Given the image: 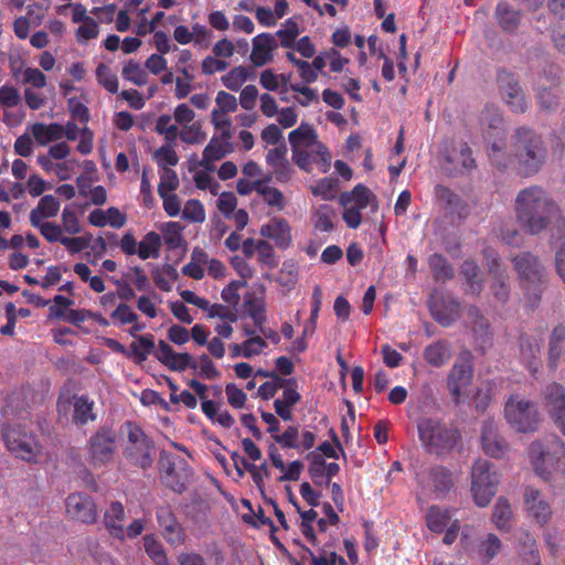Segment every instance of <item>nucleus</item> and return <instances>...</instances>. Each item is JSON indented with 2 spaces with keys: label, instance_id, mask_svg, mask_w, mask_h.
I'll return each mask as SVG.
<instances>
[{
  "label": "nucleus",
  "instance_id": "f257e3e1",
  "mask_svg": "<svg viewBox=\"0 0 565 565\" xmlns=\"http://www.w3.org/2000/svg\"><path fill=\"white\" fill-rule=\"evenodd\" d=\"M505 142L500 139L492 141L489 158L493 166L505 169L514 164L519 173L524 177L535 174L544 164L546 148L534 130L521 127L511 137V152L504 150Z\"/></svg>",
  "mask_w": 565,
  "mask_h": 565
},
{
  "label": "nucleus",
  "instance_id": "f03ea898",
  "mask_svg": "<svg viewBox=\"0 0 565 565\" xmlns=\"http://www.w3.org/2000/svg\"><path fill=\"white\" fill-rule=\"evenodd\" d=\"M514 213L520 226L537 235L553 224H563L559 206L541 186L522 189L515 196Z\"/></svg>",
  "mask_w": 565,
  "mask_h": 565
},
{
  "label": "nucleus",
  "instance_id": "7ed1b4c3",
  "mask_svg": "<svg viewBox=\"0 0 565 565\" xmlns=\"http://www.w3.org/2000/svg\"><path fill=\"white\" fill-rule=\"evenodd\" d=\"M527 457L535 475L544 481L565 477V443L559 437L534 440L527 448Z\"/></svg>",
  "mask_w": 565,
  "mask_h": 565
},
{
  "label": "nucleus",
  "instance_id": "20e7f679",
  "mask_svg": "<svg viewBox=\"0 0 565 565\" xmlns=\"http://www.w3.org/2000/svg\"><path fill=\"white\" fill-rule=\"evenodd\" d=\"M291 146L292 160L302 170L310 171L313 163L322 172L330 167L331 156L318 140L317 132L309 124L302 122L288 135Z\"/></svg>",
  "mask_w": 565,
  "mask_h": 565
},
{
  "label": "nucleus",
  "instance_id": "39448f33",
  "mask_svg": "<svg viewBox=\"0 0 565 565\" xmlns=\"http://www.w3.org/2000/svg\"><path fill=\"white\" fill-rule=\"evenodd\" d=\"M417 429L424 448L435 455L450 452L460 439L457 429L431 418L422 419Z\"/></svg>",
  "mask_w": 565,
  "mask_h": 565
},
{
  "label": "nucleus",
  "instance_id": "423d86ee",
  "mask_svg": "<svg viewBox=\"0 0 565 565\" xmlns=\"http://www.w3.org/2000/svg\"><path fill=\"white\" fill-rule=\"evenodd\" d=\"M2 438L8 450L15 458L26 462L36 461L42 454V445L24 425L18 423L8 425L3 429Z\"/></svg>",
  "mask_w": 565,
  "mask_h": 565
},
{
  "label": "nucleus",
  "instance_id": "0eeeda50",
  "mask_svg": "<svg viewBox=\"0 0 565 565\" xmlns=\"http://www.w3.org/2000/svg\"><path fill=\"white\" fill-rule=\"evenodd\" d=\"M342 218L350 228H358L362 223V211L371 206L376 211L379 203L374 193L362 184L355 185L351 191L343 192L339 198Z\"/></svg>",
  "mask_w": 565,
  "mask_h": 565
},
{
  "label": "nucleus",
  "instance_id": "6e6552de",
  "mask_svg": "<svg viewBox=\"0 0 565 565\" xmlns=\"http://www.w3.org/2000/svg\"><path fill=\"white\" fill-rule=\"evenodd\" d=\"M499 476L486 459H478L471 469V492L476 504L487 507L497 492Z\"/></svg>",
  "mask_w": 565,
  "mask_h": 565
},
{
  "label": "nucleus",
  "instance_id": "1a4fd4ad",
  "mask_svg": "<svg viewBox=\"0 0 565 565\" xmlns=\"http://www.w3.org/2000/svg\"><path fill=\"white\" fill-rule=\"evenodd\" d=\"M504 417L520 433L535 431L540 422L535 405L520 395L509 397L504 406Z\"/></svg>",
  "mask_w": 565,
  "mask_h": 565
},
{
  "label": "nucleus",
  "instance_id": "9d476101",
  "mask_svg": "<svg viewBox=\"0 0 565 565\" xmlns=\"http://www.w3.org/2000/svg\"><path fill=\"white\" fill-rule=\"evenodd\" d=\"M511 260L526 294L529 296L532 294L534 301H537L541 292L540 286L545 279L544 266L535 255L529 252L521 253Z\"/></svg>",
  "mask_w": 565,
  "mask_h": 565
},
{
  "label": "nucleus",
  "instance_id": "9b49d317",
  "mask_svg": "<svg viewBox=\"0 0 565 565\" xmlns=\"http://www.w3.org/2000/svg\"><path fill=\"white\" fill-rule=\"evenodd\" d=\"M117 451V434L113 428H98L87 441V460L94 468L108 465Z\"/></svg>",
  "mask_w": 565,
  "mask_h": 565
},
{
  "label": "nucleus",
  "instance_id": "f8f14e48",
  "mask_svg": "<svg viewBox=\"0 0 565 565\" xmlns=\"http://www.w3.org/2000/svg\"><path fill=\"white\" fill-rule=\"evenodd\" d=\"M61 209L60 201L52 194H46L40 199L36 206L31 210L29 220L30 224L39 230L41 235L46 238L58 228L56 222L47 221L55 217Z\"/></svg>",
  "mask_w": 565,
  "mask_h": 565
},
{
  "label": "nucleus",
  "instance_id": "ddd939ff",
  "mask_svg": "<svg viewBox=\"0 0 565 565\" xmlns=\"http://www.w3.org/2000/svg\"><path fill=\"white\" fill-rule=\"evenodd\" d=\"M473 376L472 356L469 352L461 353L454 363L447 377V386L452 399L458 403Z\"/></svg>",
  "mask_w": 565,
  "mask_h": 565
},
{
  "label": "nucleus",
  "instance_id": "4468645a",
  "mask_svg": "<svg viewBox=\"0 0 565 565\" xmlns=\"http://www.w3.org/2000/svg\"><path fill=\"white\" fill-rule=\"evenodd\" d=\"M160 469L162 481L175 492H182L190 478V469L184 459L161 452Z\"/></svg>",
  "mask_w": 565,
  "mask_h": 565
},
{
  "label": "nucleus",
  "instance_id": "2eb2a0df",
  "mask_svg": "<svg viewBox=\"0 0 565 565\" xmlns=\"http://www.w3.org/2000/svg\"><path fill=\"white\" fill-rule=\"evenodd\" d=\"M72 9V22L78 24L75 31L76 41L81 44L94 40L99 34L98 22L90 15H88L86 8L82 3H68L60 8Z\"/></svg>",
  "mask_w": 565,
  "mask_h": 565
},
{
  "label": "nucleus",
  "instance_id": "dca6fc26",
  "mask_svg": "<svg viewBox=\"0 0 565 565\" xmlns=\"http://www.w3.org/2000/svg\"><path fill=\"white\" fill-rule=\"evenodd\" d=\"M156 358L174 372H182L188 367L196 370L198 362L189 353H178L166 341L160 340L154 351Z\"/></svg>",
  "mask_w": 565,
  "mask_h": 565
},
{
  "label": "nucleus",
  "instance_id": "f3484780",
  "mask_svg": "<svg viewBox=\"0 0 565 565\" xmlns=\"http://www.w3.org/2000/svg\"><path fill=\"white\" fill-rule=\"evenodd\" d=\"M156 516L164 540L172 546L182 545L185 541V531L172 511L167 507H160Z\"/></svg>",
  "mask_w": 565,
  "mask_h": 565
},
{
  "label": "nucleus",
  "instance_id": "a211bd4d",
  "mask_svg": "<svg viewBox=\"0 0 565 565\" xmlns=\"http://www.w3.org/2000/svg\"><path fill=\"white\" fill-rule=\"evenodd\" d=\"M498 83L501 95L512 111L523 113L526 109L524 94L512 74L500 72Z\"/></svg>",
  "mask_w": 565,
  "mask_h": 565
},
{
  "label": "nucleus",
  "instance_id": "6ab92c4d",
  "mask_svg": "<svg viewBox=\"0 0 565 565\" xmlns=\"http://www.w3.org/2000/svg\"><path fill=\"white\" fill-rule=\"evenodd\" d=\"M67 514L83 523H94L97 511L93 499L84 493H72L66 499Z\"/></svg>",
  "mask_w": 565,
  "mask_h": 565
},
{
  "label": "nucleus",
  "instance_id": "aec40b11",
  "mask_svg": "<svg viewBox=\"0 0 565 565\" xmlns=\"http://www.w3.org/2000/svg\"><path fill=\"white\" fill-rule=\"evenodd\" d=\"M278 40L274 34L260 33L252 40L249 60L256 67H262L274 60V53L278 49Z\"/></svg>",
  "mask_w": 565,
  "mask_h": 565
},
{
  "label": "nucleus",
  "instance_id": "412c9836",
  "mask_svg": "<svg viewBox=\"0 0 565 565\" xmlns=\"http://www.w3.org/2000/svg\"><path fill=\"white\" fill-rule=\"evenodd\" d=\"M260 236L274 241L280 249H287L292 242L291 227L287 220L273 217L259 228Z\"/></svg>",
  "mask_w": 565,
  "mask_h": 565
},
{
  "label": "nucleus",
  "instance_id": "4be33fe9",
  "mask_svg": "<svg viewBox=\"0 0 565 565\" xmlns=\"http://www.w3.org/2000/svg\"><path fill=\"white\" fill-rule=\"evenodd\" d=\"M481 445L486 455L502 458L509 450L507 440L499 435L498 426L493 420L484 422L481 431Z\"/></svg>",
  "mask_w": 565,
  "mask_h": 565
},
{
  "label": "nucleus",
  "instance_id": "5701e85b",
  "mask_svg": "<svg viewBox=\"0 0 565 565\" xmlns=\"http://www.w3.org/2000/svg\"><path fill=\"white\" fill-rule=\"evenodd\" d=\"M524 504L529 515L541 525L550 520L552 510L540 490L527 487L524 492Z\"/></svg>",
  "mask_w": 565,
  "mask_h": 565
},
{
  "label": "nucleus",
  "instance_id": "b1692460",
  "mask_svg": "<svg viewBox=\"0 0 565 565\" xmlns=\"http://www.w3.org/2000/svg\"><path fill=\"white\" fill-rule=\"evenodd\" d=\"M231 151L230 141H224L220 135L218 137L213 136L205 146L198 166L206 170H215V162L225 158Z\"/></svg>",
  "mask_w": 565,
  "mask_h": 565
},
{
  "label": "nucleus",
  "instance_id": "393cba45",
  "mask_svg": "<svg viewBox=\"0 0 565 565\" xmlns=\"http://www.w3.org/2000/svg\"><path fill=\"white\" fill-rule=\"evenodd\" d=\"M471 149L465 142H459L447 153L445 167L451 173H463L475 168Z\"/></svg>",
  "mask_w": 565,
  "mask_h": 565
},
{
  "label": "nucleus",
  "instance_id": "a878e982",
  "mask_svg": "<svg viewBox=\"0 0 565 565\" xmlns=\"http://www.w3.org/2000/svg\"><path fill=\"white\" fill-rule=\"evenodd\" d=\"M282 394L274 402L276 414L284 420L292 419V407L301 399L300 393L296 388L294 379L287 380V384L281 387Z\"/></svg>",
  "mask_w": 565,
  "mask_h": 565
},
{
  "label": "nucleus",
  "instance_id": "bb28decb",
  "mask_svg": "<svg viewBox=\"0 0 565 565\" xmlns=\"http://www.w3.org/2000/svg\"><path fill=\"white\" fill-rule=\"evenodd\" d=\"M487 266L489 273L493 276L492 291L494 297L500 301H505L509 296V287L505 284V275L500 270V263L495 252L486 250Z\"/></svg>",
  "mask_w": 565,
  "mask_h": 565
},
{
  "label": "nucleus",
  "instance_id": "cd10ccee",
  "mask_svg": "<svg viewBox=\"0 0 565 565\" xmlns=\"http://www.w3.org/2000/svg\"><path fill=\"white\" fill-rule=\"evenodd\" d=\"M480 125L484 132V138L493 141L502 139L504 141L502 117L493 106L486 107L480 116Z\"/></svg>",
  "mask_w": 565,
  "mask_h": 565
},
{
  "label": "nucleus",
  "instance_id": "c85d7f7f",
  "mask_svg": "<svg viewBox=\"0 0 565 565\" xmlns=\"http://www.w3.org/2000/svg\"><path fill=\"white\" fill-rule=\"evenodd\" d=\"M125 520V509L121 503L113 502L104 514V524L109 531L110 535L124 540L125 527L122 522Z\"/></svg>",
  "mask_w": 565,
  "mask_h": 565
},
{
  "label": "nucleus",
  "instance_id": "c756f323",
  "mask_svg": "<svg viewBox=\"0 0 565 565\" xmlns=\"http://www.w3.org/2000/svg\"><path fill=\"white\" fill-rule=\"evenodd\" d=\"M420 482L437 494L446 493L452 486L451 473L443 467L431 468Z\"/></svg>",
  "mask_w": 565,
  "mask_h": 565
},
{
  "label": "nucleus",
  "instance_id": "7c9ffc66",
  "mask_svg": "<svg viewBox=\"0 0 565 565\" xmlns=\"http://www.w3.org/2000/svg\"><path fill=\"white\" fill-rule=\"evenodd\" d=\"M243 307L245 312L252 318L256 327H260L266 321V302L263 291L247 292L244 296Z\"/></svg>",
  "mask_w": 565,
  "mask_h": 565
},
{
  "label": "nucleus",
  "instance_id": "2f4dec72",
  "mask_svg": "<svg viewBox=\"0 0 565 565\" xmlns=\"http://www.w3.org/2000/svg\"><path fill=\"white\" fill-rule=\"evenodd\" d=\"M30 131L35 142L42 147L62 139V125L57 122H35L30 127Z\"/></svg>",
  "mask_w": 565,
  "mask_h": 565
},
{
  "label": "nucleus",
  "instance_id": "473e14b6",
  "mask_svg": "<svg viewBox=\"0 0 565 565\" xmlns=\"http://www.w3.org/2000/svg\"><path fill=\"white\" fill-rule=\"evenodd\" d=\"M514 512L508 499L500 497L492 511V522L499 531L509 532L512 527Z\"/></svg>",
  "mask_w": 565,
  "mask_h": 565
},
{
  "label": "nucleus",
  "instance_id": "72a5a7b5",
  "mask_svg": "<svg viewBox=\"0 0 565 565\" xmlns=\"http://www.w3.org/2000/svg\"><path fill=\"white\" fill-rule=\"evenodd\" d=\"M452 511L447 508L433 505L426 513V524L434 533H443L447 525L452 522Z\"/></svg>",
  "mask_w": 565,
  "mask_h": 565
},
{
  "label": "nucleus",
  "instance_id": "f704fd0d",
  "mask_svg": "<svg viewBox=\"0 0 565 565\" xmlns=\"http://www.w3.org/2000/svg\"><path fill=\"white\" fill-rule=\"evenodd\" d=\"M143 445H128L126 448L127 457L137 466L146 469L151 466L154 456V447L149 439Z\"/></svg>",
  "mask_w": 565,
  "mask_h": 565
},
{
  "label": "nucleus",
  "instance_id": "c9c22d12",
  "mask_svg": "<svg viewBox=\"0 0 565 565\" xmlns=\"http://www.w3.org/2000/svg\"><path fill=\"white\" fill-rule=\"evenodd\" d=\"M543 397L550 415L565 409V387L562 384H548L543 391Z\"/></svg>",
  "mask_w": 565,
  "mask_h": 565
},
{
  "label": "nucleus",
  "instance_id": "e433bc0d",
  "mask_svg": "<svg viewBox=\"0 0 565 565\" xmlns=\"http://www.w3.org/2000/svg\"><path fill=\"white\" fill-rule=\"evenodd\" d=\"M495 15L498 23L504 31L513 32L520 24L521 12L505 2H500L497 6Z\"/></svg>",
  "mask_w": 565,
  "mask_h": 565
},
{
  "label": "nucleus",
  "instance_id": "4c0bfd02",
  "mask_svg": "<svg viewBox=\"0 0 565 565\" xmlns=\"http://www.w3.org/2000/svg\"><path fill=\"white\" fill-rule=\"evenodd\" d=\"M424 359L428 364L440 367L450 359V349L446 342H434L425 348Z\"/></svg>",
  "mask_w": 565,
  "mask_h": 565
},
{
  "label": "nucleus",
  "instance_id": "58836bf2",
  "mask_svg": "<svg viewBox=\"0 0 565 565\" xmlns=\"http://www.w3.org/2000/svg\"><path fill=\"white\" fill-rule=\"evenodd\" d=\"M61 235H78L83 231L79 216L72 205H66L62 210L61 224H58Z\"/></svg>",
  "mask_w": 565,
  "mask_h": 565
},
{
  "label": "nucleus",
  "instance_id": "ea45409f",
  "mask_svg": "<svg viewBox=\"0 0 565 565\" xmlns=\"http://www.w3.org/2000/svg\"><path fill=\"white\" fill-rule=\"evenodd\" d=\"M49 243L62 244L71 254H76L85 249L88 241L76 235H61L60 227L45 238Z\"/></svg>",
  "mask_w": 565,
  "mask_h": 565
},
{
  "label": "nucleus",
  "instance_id": "a19ab883",
  "mask_svg": "<svg viewBox=\"0 0 565 565\" xmlns=\"http://www.w3.org/2000/svg\"><path fill=\"white\" fill-rule=\"evenodd\" d=\"M161 236L156 232L147 233L138 245L140 259L158 258L160 256Z\"/></svg>",
  "mask_w": 565,
  "mask_h": 565
},
{
  "label": "nucleus",
  "instance_id": "79ce46f5",
  "mask_svg": "<svg viewBox=\"0 0 565 565\" xmlns=\"http://www.w3.org/2000/svg\"><path fill=\"white\" fill-rule=\"evenodd\" d=\"M479 267L472 260H465L461 265V275L467 284V292L478 295L482 290V282L479 279Z\"/></svg>",
  "mask_w": 565,
  "mask_h": 565
},
{
  "label": "nucleus",
  "instance_id": "37998d69",
  "mask_svg": "<svg viewBox=\"0 0 565 565\" xmlns=\"http://www.w3.org/2000/svg\"><path fill=\"white\" fill-rule=\"evenodd\" d=\"M143 547L154 565H169L163 545L154 535L148 534L143 536Z\"/></svg>",
  "mask_w": 565,
  "mask_h": 565
},
{
  "label": "nucleus",
  "instance_id": "c03bdc74",
  "mask_svg": "<svg viewBox=\"0 0 565 565\" xmlns=\"http://www.w3.org/2000/svg\"><path fill=\"white\" fill-rule=\"evenodd\" d=\"M74 420L78 424H87L94 422L96 415L93 412L94 402L89 401L86 396H78L74 398Z\"/></svg>",
  "mask_w": 565,
  "mask_h": 565
},
{
  "label": "nucleus",
  "instance_id": "a18cd8bd",
  "mask_svg": "<svg viewBox=\"0 0 565 565\" xmlns=\"http://www.w3.org/2000/svg\"><path fill=\"white\" fill-rule=\"evenodd\" d=\"M210 121L216 132L221 136L224 141H230L233 137V125L231 114H224L221 111L213 110L210 115Z\"/></svg>",
  "mask_w": 565,
  "mask_h": 565
},
{
  "label": "nucleus",
  "instance_id": "49530a36",
  "mask_svg": "<svg viewBox=\"0 0 565 565\" xmlns=\"http://www.w3.org/2000/svg\"><path fill=\"white\" fill-rule=\"evenodd\" d=\"M541 345L539 342L530 343L527 340L521 342V356L532 374H535L540 367Z\"/></svg>",
  "mask_w": 565,
  "mask_h": 565
},
{
  "label": "nucleus",
  "instance_id": "de8ad7c7",
  "mask_svg": "<svg viewBox=\"0 0 565 565\" xmlns=\"http://www.w3.org/2000/svg\"><path fill=\"white\" fill-rule=\"evenodd\" d=\"M252 72L245 66H236L222 76L223 85L233 92H237L249 78Z\"/></svg>",
  "mask_w": 565,
  "mask_h": 565
},
{
  "label": "nucleus",
  "instance_id": "09e8293b",
  "mask_svg": "<svg viewBox=\"0 0 565 565\" xmlns=\"http://www.w3.org/2000/svg\"><path fill=\"white\" fill-rule=\"evenodd\" d=\"M258 194L270 207H275L277 211H282L287 205L282 192L277 188L268 185L266 181L258 185Z\"/></svg>",
  "mask_w": 565,
  "mask_h": 565
},
{
  "label": "nucleus",
  "instance_id": "8fccbe9b",
  "mask_svg": "<svg viewBox=\"0 0 565 565\" xmlns=\"http://www.w3.org/2000/svg\"><path fill=\"white\" fill-rule=\"evenodd\" d=\"M306 553L311 565H348L342 556H339L335 552H328L326 548H321L318 554L307 548Z\"/></svg>",
  "mask_w": 565,
  "mask_h": 565
},
{
  "label": "nucleus",
  "instance_id": "3c124183",
  "mask_svg": "<svg viewBox=\"0 0 565 565\" xmlns=\"http://www.w3.org/2000/svg\"><path fill=\"white\" fill-rule=\"evenodd\" d=\"M121 74L126 81H129L137 86H143L148 81V74L145 68L138 62L132 60L124 65Z\"/></svg>",
  "mask_w": 565,
  "mask_h": 565
},
{
  "label": "nucleus",
  "instance_id": "603ef678",
  "mask_svg": "<svg viewBox=\"0 0 565 565\" xmlns=\"http://www.w3.org/2000/svg\"><path fill=\"white\" fill-rule=\"evenodd\" d=\"M178 137L184 143L198 145L205 140L206 134L202 130V125L199 121H194L181 127V129H179Z\"/></svg>",
  "mask_w": 565,
  "mask_h": 565
},
{
  "label": "nucleus",
  "instance_id": "864d4df0",
  "mask_svg": "<svg viewBox=\"0 0 565 565\" xmlns=\"http://www.w3.org/2000/svg\"><path fill=\"white\" fill-rule=\"evenodd\" d=\"M299 34L300 29L298 23L292 20H288L274 35L276 39H280V45L282 47L291 49L297 42L296 39Z\"/></svg>",
  "mask_w": 565,
  "mask_h": 565
},
{
  "label": "nucleus",
  "instance_id": "5fc2aeb1",
  "mask_svg": "<svg viewBox=\"0 0 565 565\" xmlns=\"http://www.w3.org/2000/svg\"><path fill=\"white\" fill-rule=\"evenodd\" d=\"M468 319L470 320V323L472 324L473 333L478 339L482 341V344L487 343V340L484 339L488 335L489 330V323L486 318H483L479 310L475 307H469L467 310Z\"/></svg>",
  "mask_w": 565,
  "mask_h": 565
},
{
  "label": "nucleus",
  "instance_id": "6e6d98bb",
  "mask_svg": "<svg viewBox=\"0 0 565 565\" xmlns=\"http://www.w3.org/2000/svg\"><path fill=\"white\" fill-rule=\"evenodd\" d=\"M130 348L137 362L140 363L146 361L148 355L151 354L156 348L153 335L148 334L138 337L137 342H132Z\"/></svg>",
  "mask_w": 565,
  "mask_h": 565
},
{
  "label": "nucleus",
  "instance_id": "4d7b16f0",
  "mask_svg": "<svg viewBox=\"0 0 565 565\" xmlns=\"http://www.w3.org/2000/svg\"><path fill=\"white\" fill-rule=\"evenodd\" d=\"M334 212L330 205L319 206L313 214V225L321 232H331L333 230Z\"/></svg>",
  "mask_w": 565,
  "mask_h": 565
},
{
  "label": "nucleus",
  "instance_id": "13d9d810",
  "mask_svg": "<svg viewBox=\"0 0 565 565\" xmlns=\"http://www.w3.org/2000/svg\"><path fill=\"white\" fill-rule=\"evenodd\" d=\"M502 548L501 540L493 533H488L487 536L479 543L478 553L486 559L495 557Z\"/></svg>",
  "mask_w": 565,
  "mask_h": 565
},
{
  "label": "nucleus",
  "instance_id": "bf43d9fd",
  "mask_svg": "<svg viewBox=\"0 0 565 565\" xmlns=\"http://www.w3.org/2000/svg\"><path fill=\"white\" fill-rule=\"evenodd\" d=\"M298 279V267L292 260L282 263V266L278 273L277 281L280 286L285 287L286 290L294 288Z\"/></svg>",
  "mask_w": 565,
  "mask_h": 565
},
{
  "label": "nucleus",
  "instance_id": "052dcab7",
  "mask_svg": "<svg viewBox=\"0 0 565 565\" xmlns=\"http://www.w3.org/2000/svg\"><path fill=\"white\" fill-rule=\"evenodd\" d=\"M96 78L100 85L105 87L111 94L118 92V78L114 74L110 67L104 63H100L96 68Z\"/></svg>",
  "mask_w": 565,
  "mask_h": 565
},
{
  "label": "nucleus",
  "instance_id": "680f3d73",
  "mask_svg": "<svg viewBox=\"0 0 565 565\" xmlns=\"http://www.w3.org/2000/svg\"><path fill=\"white\" fill-rule=\"evenodd\" d=\"M153 158L161 169L174 167L179 162V157L171 146V142H168L157 149Z\"/></svg>",
  "mask_w": 565,
  "mask_h": 565
},
{
  "label": "nucleus",
  "instance_id": "e2e57ef3",
  "mask_svg": "<svg viewBox=\"0 0 565 565\" xmlns=\"http://www.w3.org/2000/svg\"><path fill=\"white\" fill-rule=\"evenodd\" d=\"M156 131L163 135L168 142H174L178 138L179 128L177 124H172L170 115H161L156 122Z\"/></svg>",
  "mask_w": 565,
  "mask_h": 565
},
{
  "label": "nucleus",
  "instance_id": "0e129e2a",
  "mask_svg": "<svg viewBox=\"0 0 565 565\" xmlns=\"http://www.w3.org/2000/svg\"><path fill=\"white\" fill-rule=\"evenodd\" d=\"M182 226L178 222H168L161 226L164 243L170 248L179 247L182 242Z\"/></svg>",
  "mask_w": 565,
  "mask_h": 565
},
{
  "label": "nucleus",
  "instance_id": "69168bd1",
  "mask_svg": "<svg viewBox=\"0 0 565 565\" xmlns=\"http://www.w3.org/2000/svg\"><path fill=\"white\" fill-rule=\"evenodd\" d=\"M238 103L234 95L225 92L220 90L216 94L215 97V106L213 110L226 113V114H234L237 110Z\"/></svg>",
  "mask_w": 565,
  "mask_h": 565
},
{
  "label": "nucleus",
  "instance_id": "338daca9",
  "mask_svg": "<svg viewBox=\"0 0 565 565\" xmlns=\"http://www.w3.org/2000/svg\"><path fill=\"white\" fill-rule=\"evenodd\" d=\"M429 266L439 279H450L454 276V269L441 255L435 254L430 256Z\"/></svg>",
  "mask_w": 565,
  "mask_h": 565
},
{
  "label": "nucleus",
  "instance_id": "774afa93",
  "mask_svg": "<svg viewBox=\"0 0 565 565\" xmlns=\"http://www.w3.org/2000/svg\"><path fill=\"white\" fill-rule=\"evenodd\" d=\"M182 217L190 222H203L205 220L203 204L198 200H189L182 210Z\"/></svg>",
  "mask_w": 565,
  "mask_h": 565
}]
</instances>
